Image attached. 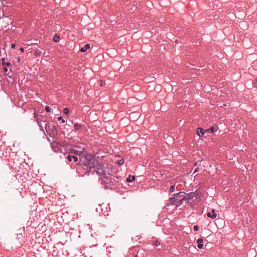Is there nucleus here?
I'll use <instances>...</instances> for the list:
<instances>
[{"label":"nucleus","instance_id":"1","mask_svg":"<svg viewBox=\"0 0 257 257\" xmlns=\"http://www.w3.org/2000/svg\"><path fill=\"white\" fill-rule=\"evenodd\" d=\"M109 176H104L99 180L101 181V184L104 186L106 189H113L120 186L119 182V177L116 176H113L112 174Z\"/></svg>","mask_w":257,"mask_h":257},{"label":"nucleus","instance_id":"2","mask_svg":"<svg viewBox=\"0 0 257 257\" xmlns=\"http://www.w3.org/2000/svg\"><path fill=\"white\" fill-rule=\"evenodd\" d=\"M83 164L86 167V173L89 174V173L94 174L95 173V168L98 162L96 161L95 157L91 154H86V156L83 158Z\"/></svg>","mask_w":257,"mask_h":257},{"label":"nucleus","instance_id":"3","mask_svg":"<svg viewBox=\"0 0 257 257\" xmlns=\"http://www.w3.org/2000/svg\"><path fill=\"white\" fill-rule=\"evenodd\" d=\"M95 172H96L97 174L101 175L103 177L104 176H106V175H111L112 173V170H109L108 167H106L104 166H102L97 163L95 168Z\"/></svg>","mask_w":257,"mask_h":257},{"label":"nucleus","instance_id":"4","mask_svg":"<svg viewBox=\"0 0 257 257\" xmlns=\"http://www.w3.org/2000/svg\"><path fill=\"white\" fill-rule=\"evenodd\" d=\"M185 193L180 192L174 195V198H175L176 206L177 207L180 206L184 200H186L187 198L185 196Z\"/></svg>","mask_w":257,"mask_h":257},{"label":"nucleus","instance_id":"5","mask_svg":"<svg viewBox=\"0 0 257 257\" xmlns=\"http://www.w3.org/2000/svg\"><path fill=\"white\" fill-rule=\"evenodd\" d=\"M53 150L55 152H59L60 151L61 145L60 143L54 141L51 143Z\"/></svg>","mask_w":257,"mask_h":257},{"label":"nucleus","instance_id":"6","mask_svg":"<svg viewBox=\"0 0 257 257\" xmlns=\"http://www.w3.org/2000/svg\"><path fill=\"white\" fill-rule=\"evenodd\" d=\"M52 128L50 130V132L48 133L49 136L53 138H55L57 136V131L55 125L52 126Z\"/></svg>","mask_w":257,"mask_h":257},{"label":"nucleus","instance_id":"7","mask_svg":"<svg viewBox=\"0 0 257 257\" xmlns=\"http://www.w3.org/2000/svg\"><path fill=\"white\" fill-rule=\"evenodd\" d=\"M66 159L69 162H77L78 161V158L77 156L70 154L66 157Z\"/></svg>","mask_w":257,"mask_h":257},{"label":"nucleus","instance_id":"8","mask_svg":"<svg viewBox=\"0 0 257 257\" xmlns=\"http://www.w3.org/2000/svg\"><path fill=\"white\" fill-rule=\"evenodd\" d=\"M206 215L208 218H210L211 219H215L217 217V214L216 211L215 209H213L211 210V212H209L207 213Z\"/></svg>","mask_w":257,"mask_h":257},{"label":"nucleus","instance_id":"9","mask_svg":"<svg viewBox=\"0 0 257 257\" xmlns=\"http://www.w3.org/2000/svg\"><path fill=\"white\" fill-rule=\"evenodd\" d=\"M70 154H73V155H76L79 156H80V161H81L80 155L83 154V151H79V150H76V149H72L71 151H70Z\"/></svg>","mask_w":257,"mask_h":257},{"label":"nucleus","instance_id":"10","mask_svg":"<svg viewBox=\"0 0 257 257\" xmlns=\"http://www.w3.org/2000/svg\"><path fill=\"white\" fill-rule=\"evenodd\" d=\"M206 132H207L206 130L201 127H198L196 130V133L199 137H202Z\"/></svg>","mask_w":257,"mask_h":257},{"label":"nucleus","instance_id":"11","mask_svg":"<svg viewBox=\"0 0 257 257\" xmlns=\"http://www.w3.org/2000/svg\"><path fill=\"white\" fill-rule=\"evenodd\" d=\"M218 130V126L216 124L213 125L212 127L209 128L207 131L210 133H213L216 132Z\"/></svg>","mask_w":257,"mask_h":257},{"label":"nucleus","instance_id":"12","mask_svg":"<svg viewBox=\"0 0 257 257\" xmlns=\"http://www.w3.org/2000/svg\"><path fill=\"white\" fill-rule=\"evenodd\" d=\"M203 239H202L201 238H199V239H198L197 240V242L198 243L197 247L199 248H200V249L203 248Z\"/></svg>","mask_w":257,"mask_h":257},{"label":"nucleus","instance_id":"13","mask_svg":"<svg viewBox=\"0 0 257 257\" xmlns=\"http://www.w3.org/2000/svg\"><path fill=\"white\" fill-rule=\"evenodd\" d=\"M198 194H199L197 191H196L195 192H190L187 194L188 198H187V199H192L193 198L196 196L197 195H198Z\"/></svg>","mask_w":257,"mask_h":257},{"label":"nucleus","instance_id":"14","mask_svg":"<svg viewBox=\"0 0 257 257\" xmlns=\"http://www.w3.org/2000/svg\"><path fill=\"white\" fill-rule=\"evenodd\" d=\"M175 199V198H174V196L170 197L169 199V203L166 205V206H169V205L172 206L173 205H176Z\"/></svg>","mask_w":257,"mask_h":257},{"label":"nucleus","instance_id":"15","mask_svg":"<svg viewBox=\"0 0 257 257\" xmlns=\"http://www.w3.org/2000/svg\"><path fill=\"white\" fill-rule=\"evenodd\" d=\"M53 125H54L53 124L49 122L45 124V128L47 134L49 133V132H50V130L52 128V126Z\"/></svg>","mask_w":257,"mask_h":257},{"label":"nucleus","instance_id":"16","mask_svg":"<svg viewBox=\"0 0 257 257\" xmlns=\"http://www.w3.org/2000/svg\"><path fill=\"white\" fill-rule=\"evenodd\" d=\"M89 48H90V45L89 44H86L84 46V47H82L80 49V51L81 52H85Z\"/></svg>","mask_w":257,"mask_h":257},{"label":"nucleus","instance_id":"17","mask_svg":"<svg viewBox=\"0 0 257 257\" xmlns=\"http://www.w3.org/2000/svg\"><path fill=\"white\" fill-rule=\"evenodd\" d=\"M7 164V161L0 156V169Z\"/></svg>","mask_w":257,"mask_h":257},{"label":"nucleus","instance_id":"18","mask_svg":"<svg viewBox=\"0 0 257 257\" xmlns=\"http://www.w3.org/2000/svg\"><path fill=\"white\" fill-rule=\"evenodd\" d=\"M82 125L79 123H76L74 125V129L75 132L81 128Z\"/></svg>","mask_w":257,"mask_h":257},{"label":"nucleus","instance_id":"19","mask_svg":"<svg viewBox=\"0 0 257 257\" xmlns=\"http://www.w3.org/2000/svg\"><path fill=\"white\" fill-rule=\"evenodd\" d=\"M135 179L136 177L135 176L130 175L128 177L126 178V181L127 182H132L133 181H135Z\"/></svg>","mask_w":257,"mask_h":257},{"label":"nucleus","instance_id":"20","mask_svg":"<svg viewBox=\"0 0 257 257\" xmlns=\"http://www.w3.org/2000/svg\"><path fill=\"white\" fill-rule=\"evenodd\" d=\"M53 41L55 42H58L60 40V36L58 34H56L53 37Z\"/></svg>","mask_w":257,"mask_h":257},{"label":"nucleus","instance_id":"21","mask_svg":"<svg viewBox=\"0 0 257 257\" xmlns=\"http://www.w3.org/2000/svg\"><path fill=\"white\" fill-rule=\"evenodd\" d=\"M2 61H3L2 65L3 66L7 65V66H11V63L10 62H7L5 61V58H3L2 59Z\"/></svg>","mask_w":257,"mask_h":257},{"label":"nucleus","instance_id":"22","mask_svg":"<svg viewBox=\"0 0 257 257\" xmlns=\"http://www.w3.org/2000/svg\"><path fill=\"white\" fill-rule=\"evenodd\" d=\"M116 163L118 165H122L124 163V159H121L120 160H117Z\"/></svg>","mask_w":257,"mask_h":257},{"label":"nucleus","instance_id":"23","mask_svg":"<svg viewBox=\"0 0 257 257\" xmlns=\"http://www.w3.org/2000/svg\"><path fill=\"white\" fill-rule=\"evenodd\" d=\"M34 114V118L35 119L36 121H38V119H39L40 118L38 117V112H37L36 110H35Z\"/></svg>","mask_w":257,"mask_h":257},{"label":"nucleus","instance_id":"24","mask_svg":"<svg viewBox=\"0 0 257 257\" xmlns=\"http://www.w3.org/2000/svg\"><path fill=\"white\" fill-rule=\"evenodd\" d=\"M63 112L67 115L69 114V109L68 108H65L63 109Z\"/></svg>","mask_w":257,"mask_h":257},{"label":"nucleus","instance_id":"25","mask_svg":"<svg viewBox=\"0 0 257 257\" xmlns=\"http://www.w3.org/2000/svg\"><path fill=\"white\" fill-rule=\"evenodd\" d=\"M175 184H173L171 186L170 188V191L171 192H173L175 191Z\"/></svg>","mask_w":257,"mask_h":257},{"label":"nucleus","instance_id":"26","mask_svg":"<svg viewBox=\"0 0 257 257\" xmlns=\"http://www.w3.org/2000/svg\"><path fill=\"white\" fill-rule=\"evenodd\" d=\"M201 162H202V160H199L197 162H196L195 164V166H196L197 167H200L201 166Z\"/></svg>","mask_w":257,"mask_h":257},{"label":"nucleus","instance_id":"27","mask_svg":"<svg viewBox=\"0 0 257 257\" xmlns=\"http://www.w3.org/2000/svg\"><path fill=\"white\" fill-rule=\"evenodd\" d=\"M45 110L47 112H51V108L49 106H46L45 107Z\"/></svg>","mask_w":257,"mask_h":257},{"label":"nucleus","instance_id":"28","mask_svg":"<svg viewBox=\"0 0 257 257\" xmlns=\"http://www.w3.org/2000/svg\"><path fill=\"white\" fill-rule=\"evenodd\" d=\"M58 120H61L62 123H65V119H63V118L61 116H59L58 118Z\"/></svg>","mask_w":257,"mask_h":257},{"label":"nucleus","instance_id":"29","mask_svg":"<svg viewBox=\"0 0 257 257\" xmlns=\"http://www.w3.org/2000/svg\"><path fill=\"white\" fill-rule=\"evenodd\" d=\"M37 121V123H38L39 125V124H41V122H42V121L46 122V121H45V120H44L43 119H40V118L39 119H38V121Z\"/></svg>","mask_w":257,"mask_h":257},{"label":"nucleus","instance_id":"30","mask_svg":"<svg viewBox=\"0 0 257 257\" xmlns=\"http://www.w3.org/2000/svg\"><path fill=\"white\" fill-rule=\"evenodd\" d=\"M154 245H155L157 246H159L160 244V243L158 240H155L154 242Z\"/></svg>","mask_w":257,"mask_h":257},{"label":"nucleus","instance_id":"31","mask_svg":"<svg viewBox=\"0 0 257 257\" xmlns=\"http://www.w3.org/2000/svg\"><path fill=\"white\" fill-rule=\"evenodd\" d=\"M193 229H194V230L195 231H198V230H199V226H198V225H194V227H193Z\"/></svg>","mask_w":257,"mask_h":257},{"label":"nucleus","instance_id":"32","mask_svg":"<svg viewBox=\"0 0 257 257\" xmlns=\"http://www.w3.org/2000/svg\"><path fill=\"white\" fill-rule=\"evenodd\" d=\"M39 126L40 127V130L41 131H43V132H44V127L42 126V124H39Z\"/></svg>","mask_w":257,"mask_h":257},{"label":"nucleus","instance_id":"33","mask_svg":"<svg viewBox=\"0 0 257 257\" xmlns=\"http://www.w3.org/2000/svg\"><path fill=\"white\" fill-rule=\"evenodd\" d=\"M200 171L199 168V167H197L195 169L194 172V173H196V172H198V171Z\"/></svg>","mask_w":257,"mask_h":257},{"label":"nucleus","instance_id":"34","mask_svg":"<svg viewBox=\"0 0 257 257\" xmlns=\"http://www.w3.org/2000/svg\"><path fill=\"white\" fill-rule=\"evenodd\" d=\"M11 47H12V48L14 49L16 47V44H12Z\"/></svg>","mask_w":257,"mask_h":257},{"label":"nucleus","instance_id":"35","mask_svg":"<svg viewBox=\"0 0 257 257\" xmlns=\"http://www.w3.org/2000/svg\"><path fill=\"white\" fill-rule=\"evenodd\" d=\"M4 70L5 72H7L8 71V69L6 67L4 68Z\"/></svg>","mask_w":257,"mask_h":257},{"label":"nucleus","instance_id":"36","mask_svg":"<svg viewBox=\"0 0 257 257\" xmlns=\"http://www.w3.org/2000/svg\"><path fill=\"white\" fill-rule=\"evenodd\" d=\"M20 50H21V51L22 52H24V48H22V47H21V48H20Z\"/></svg>","mask_w":257,"mask_h":257},{"label":"nucleus","instance_id":"37","mask_svg":"<svg viewBox=\"0 0 257 257\" xmlns=\"http://www.w3.org/2000/svg\"><path fill=\"white\" fill-rule=\"evenodd\" d=\"M21 58L20 57L18 58V60L19 61L20 60Z\"/></svg>","mask_w":257,"mask_h":257},{"label":"nucleus","instance_id":"38","mask_svg":"<svg viewBox=\"0 0 257 257\" xmlns=\"http://www.w3.org/2000/svg\"><path fill=\"white\" fill-rule=\"evenodd\" d=\"M256 82H257V78L256 79Z\"/></svg>","mask_w":257,"mask_h":257},{"label":"nucleus","instance_id":"39","mask_svg":"<svg viewBox=\"0 0 257 257\" xmlns=\"http://www.w3.org/2000/svg\"><path fill=\"white\" fill-rule=\"evenodd\" d=\"M135 257H138V256L137 255V256H136Z\"/></svg>","mask_w":257,"mask_h":257}]
</instances>
